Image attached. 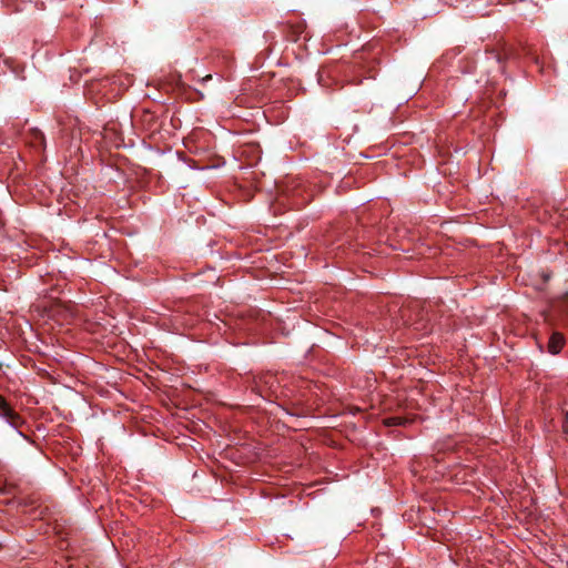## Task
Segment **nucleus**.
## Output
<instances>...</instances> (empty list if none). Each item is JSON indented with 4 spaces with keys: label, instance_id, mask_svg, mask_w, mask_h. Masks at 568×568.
Wrapping results in <instances>:
<instances>
[{
    "label": "nucleus",
    "instance_id": "f257e3e1",
    "mask_svg": "<svg viewBox=\"0 0 568 568\" xmlns=\"http://www.w3.org/2000/svg\"><path fill=\"white\" fill-rule=\"evenodd\" d=\"M0 417L4 418L7 423L16 429L23 423L20 415L13 410L2 395H0Z\"/></svg>",
    "mask_w": 568,
    "mask_h": 568
},
{
    "label": "nucleus",
    "instance_id": "f03ea898",
    "mask_svg": "<svg viewBox=\"0 0 568 568\" xmlns=\"http://www.w3.org/2000/svg\"><path fill=\"white\" fill-rule=\"evenodd\" d=\"M565 344V337L560 333H554L548 342V352L556 355L558 354Z\"/></svg>",
    "mask_w": 568,
    "mask_h": 568
},
{
    "label": "nucleus",
    "instance_id": "7ed1b4c3",
    "mask_svg": "<svg viewBox=\"0 0 568 568\" xmlns=\"http://www.w3.org/2000/svg\"><path fill=\"white\" fill-rule=\"evenodd\" d=\"M386 426H399L406 423V419L399 416L388 417L384 420Z\"/></svg>",
    "mask_w": 568,
    "mask_h": 568
},
{
    "label": "nucleus",
    "instance_id": "20e7f679",
    "mask_svg": "<svg viewBox=\"0 0 568 568\" xmlns=\"http://www.w3.org/2000/svg\"><path fill=\"white\" fill-rule=\"evenodd\" d=\"M494 57L499 61V55L494 53Z\"/></svg>",
    "mask_w": 568,
    "mask_h": 568
}]
</instances>
